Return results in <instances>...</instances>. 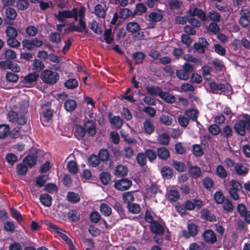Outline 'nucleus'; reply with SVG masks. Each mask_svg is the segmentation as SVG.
I'll return each instance as SVG.
<instances>
[{
	"mask_svg": "<svg viewBox=\"0 0 250 250\" xmlns=\"http://www.w3.org/2000/svg\"><path fill=\"white\" fill-rule=\"evenodd\" d=\"M85 13V9L83 7H81L79 10L77 8H74L71 11L64 10L59 11L58 14H55L54 16L60 21H63L66 19L74 18L75 21L77 20L78 17H79V25L75 26L74 25H71L68 31H65V33H67L70 31H76L80 32L86 31V26L85 22L83 21Z\"/></svg>",
	"mask_w": 250,
	"mask_h": 250,
	"instance_id": "obj_1",
	"label": "nucleus"
},
{
	"mask_svg": "<svg viewBox=\"0 0 250 250\" xmlns=\"http://www.w3.org/2000/svg\"><path fill=\"white\" fill-rule=\"evenodd\" d=\"M185 17L188 23L195 27H200L201 22L194 17H198L202 21H206L207 19L206 13L202 10L197 8H190Z\"/></svg>",
	"mask_w": 250,
	"mask_h": 250,
	"instance_id": "obj_2",
	"label": "nucleus"
},
{
	"mask_svg": "<svg viewBox=\"0 0 250 250\" xmlns=\"http://www.w3.org/2000/svg\"><path fill=\"white\" fill-rule=\"evenodd\" d=\"M59 76L58 72L45 69L42 72L40 77L45 83L52 84L57 83L59 79Z\"/></svg>",
	"mask_w": 250,
	"mask_h": 250,
	"instance_id": "obj_3",
	"label": "nucleus"
},
{
	"mask_svg": "<svg viewBox=\"0 0 250 250\" xmlns=\"http://www.w3.org/2000/svg\"><path fill=\"white\" fill-rule=\"evenodd\" d=\"M229 193L230 196L235 201L239 199L238 192L243 188L242 184L236 180H231L229 183Z\"/></svg>",
	"mask_w": 250,
	"mask_h": 250,
	"instance_id": "obj_4",
	"label": "nucleus"
},
{
	"mask_svg": "<svg viewBox=\"0 0 250 250\" xmlns=\"http://www.w3.org/2000/svg\"><path fill=\"white\" fill-rule=\"evenodd\" d=\"M193 71V66L188 62H185L182 69L176 70L175 73L180 80L186 81L190 78V74Z\"/></svg>",
	"mask_w": 250,
	"mask_h": 250,
	"instance_id": "obj_5",
	"label": "nucleus"
},
{
	"mask_svg": "<svg viewBox=\"0 0 250 250\" xmlns=\"http://www.w3.org/2000/svg\"><path fill=\"white\" fill-rule=\"evenodd\" d=\"M7 118L9 122L19 125H23L26 123V119L24 115L19 114L12 110L8 112Z\"/></svg>",
	"mask_w": 250,
	"mask_h": 250,
	"instance_id": "obj_6",
	"label": "nucleus"
},
{
	"mask_svg": "<svg viewBox=\"0 0 250 250\" xmlns=\"http://www.w3.org/2000/svg\"><path fill=\"white\" fill-rule=\"evenodd\" d=\"M132 181L125 178H122L115 181L114 187L119 191H125L128 189L132 186Z\"/></svg>",
	"mask_w": 250,
	"mask_h": 250,
	"instance_id": "obj_7",
	"label": "nucleus"
},
{
	"mask_svg": "<svg viewBox=\"0 0 250 250\" xmlns=\"http://www.w3.org/2000/svg\"><path fill=\"white\" fill-rule=\"evenodd\" d=\"M126 30L132 33H137L135 37L139 39H143L144 35L142 32L140 31V25L136 22H130L128 23L126 26Z\"/></svg>",
	"mask_w": 250,
	"mask_h": 250,
	"instance_id": "obj_8",
	"label": "nucleus"
},
{
	"mask_svg": "<svg viewBox=\"0 0 250 250\" xmlns=\"http://www.w3.org/2000/svg\"><path fill=\"white\" fill-rule=\"evenodd\" d=\"M83 126L85 130L86 134L89 137H93L96 133V123L92 120L87 119L85 121Z\"/></svg>",
	"mask_w": 250,
	"mask_h": 250,
	"instance_id": "obj_9",
	"label": "nucleus"
},
{
	"mask_svg": "<svg viewBox=\"0 0 250 250\" xmlns=\"http://www.w3.org/2000/svg\"><path fill=\"white\" fill-rule=\"evenodd\" d=\"M184 204L186 210H192L195 208L199 209L203 206L202 201L201 200L196 199H193V202L188 200L184 202Z\"/></svg>",
	"mask_w": 250,
	"mask_h": 250,
	"instance_id": "obj_10",
	"label": "nucleus"
},
{
	"mask_svg": "<svg viewBox=\"0 0 250 250\" xmlns=\"http://www.w3.org/2000/svg\"><path fill=\"white\" fill-rule=\"evenodd\" d=\"M150 230L152 233L160 236L163 235L165 232L164 227L157 220L150 224Z\"/></svg>",
	"mask_w": 250,
	"mask_h": 250,
	"instance_id": "obj_11",
	"label": "nucleus"
},
{
	"mask_svg": "<svg viewBox=\"0 0 250 250\" xmlns=\"http://www.w3.org/2000/svg\"><path fill=\"white\" fill-rule=\"evenodd\" d=\"M204 240L207 243L213 244L216 242L217 238L215 234L212 229H208L202 234Z\"/></svg>",
	"mask_w": 250,
	"mask_h": 250,
	"instance_id": "obj_12",
	"label": "nucleus"
},
{
	"mask_svg": "<svg viewBox=\"0 0 250 250\" xmlns=\"http://www.w3.org/2000/svg\"><path fill=\"white\" fill-rule=\"evenodd\" d=\"M209 87L212 93H217V91L221 92H225L228 90V86L222 83H216L215 82H211L209 83Z\"/></svg>",
	"mask_w": 250,
	"mask_h": 250,
	"instance_id": "obj_13",
	"label": "nucleus"
},
{
	"mask_svg": "<svg viewBox=\"0 0 250 250\" xmlns=\"http://www.w3.org/2000/svg\"><path fill=\"white\" fill-rule=\"evenodd\" d=\"M198 234V227L194 223L189 224L188 226V231L183 230V234L186 238H189L191 236L194 237Z\"/></svg>",
	"mask_w": 250,
	"mask_h": 250,
	"instance_id": "obj_14",
	"label": "nucleus"
},
{
	"mask_svg": "<svg viewBox=\"0 0 250 250\" xmlns=\"http://www.w3.org/2000/svg\"><path fill=\"white\" fill-rule=\"evenodd\" d=\"M109 120L110 124L117 129H120L123 125V119L118 115L111 116V113L108 114Z\"/></svg>",
	"mask_w": 250,
	"mask_h": 250,
	"instance_id": "obj_15",
	"label": "nucleus"
},
{
	"mask_svg": "<svg viewBox=\"0 0 250 250\" xmlns=\"http://www.w3.org/2000/svg\"><path fill=\"white\" fill-rule=\"evenodd\" d=\"M146 89L147 93L150 95L159 96L160 98L163 92L160 87L155 85L147 86Z\"/></svg>",
	"mask_w": 250,
	"mask_h": 250,
	"instance_id": "obj_16",
	"label": "nucleus"
},
{
	"mask_svg": "<svg viewBox=\"0 0 250 250\" xmlns=\"http://www.w3.org/2000/svg\"><path fill=\"white\" fill-rule=\"evenodd\" d=\"M37 155L35 154H29L24 157L22 163L26 165L28 167L32 168L37 163Z\"/></svg>",
	"mask_w": 250,
	"mask_h": 250,
	"instance_id": "obj_17",
	"label": "nucleus"
},
{
	"mask_svg": "<svg viewBox=\"0 0 250 250\" xmlns=\"http://www.w3.org/2000/svg\"><path fill=\"white\" fill-rule=\"evenodd\" d=\"M107 8L105 4H98L94 7V14L98 17L104 18Z\"/></svg>",
	"mask_w": 250,
	"mask_h": 250,
	"instance_id": "obj_18",
	"label": "nucleus"
},
{
	"mask_svg": "<svg viewBox=\"0 0 250 250\" xmlns=\"http://www.w3.org/2000/svg\"><path fill=\"white\" fill-rule=\"evenodd\" d=\"M156 151L157 156L162 160H167L170 157V152L167 147L163 146L158 147Z\"/></svg>",
	"mask_w": 250,
	"mask_h": 250,
	"instance_id": "obj_19",
	"label": "nucleus"
},
{
	"mask_svg": "<svg viewBox=\"0 0 250 250\" xmlns=\"http://www.w3.org/2000/svg\"><path fill=\"white\" fill-rule=\"evenodd\" d=\"M23 47H40L43 44V41L35 38L33 40H24L22 42Z\"/></svg>",
	"mask_w": 250,
	"mask_h": 250,
	"instance_id": "obj_20",
	"label": "nucleus"
},
{
	"mask_svg": "<svg viewBox=\"0 0 250 250\" xmlns=\"http://www.w3.org/2000/svg\"><path fill=\"white\" fill-rule=\"evenodd\" d=\"M201 218L208 222H215V216L210 210L207 208H203L201 211Z\"/></svg>",
	"mask_w": 250,
	"mask_h": 250,
	"instance_id": "obj_21",
	"label": "nucleus"
},
{
	"mask_svg": "<svg viewBox=\"0 0 250 250\" xmlns=\"http://www.w3.org/2000/svg\"><path fill=\"white\" fill-rule=\"evenodd\" d=\"M143 129L145 133L148 135L151 134L154 131L155 126L150 119H146L143 123Z\"/></svg>",
	"mask_w": 250,
	"mask_h": 250,
	"instance_id": "obj_22",
	"label": "nucleus"
},
{
	"mask_svg": "<svg viewBox=\"0 0 250 250\" xmlns=\"http://www.w3.org/2000/svg\"><path fill=\"white\" fill-rule=\"evenodd\" d=\"M234 170L237 175L240 176H245L248 174L249 168L244 166L243 164L238 163L234 166Z\"/></svg>",
	"mask_w": 250,
	"mask_h": 250,
	"instance_id": "obj_23",
	"label": "nucleus"
},
{
	"mask_svg": "<svg viewBox=\"0 0 250 250\" xmlns=\"http://www.w3.org/2000/svg\"><path fill=\"white\" fill-rule=\"evenodd\" d=\"M167 198L170 202H177L180 199L179 191L176 189H170L167 192Z\"/></svg>",
	"mask_w": 250,
	"mask_h": 250,
	"instance_id": "obj_24",
	"label": "nucleus"
},
{
	"mask_svg": "<svg viewBox=\"0 0 250 250\" xmlns=\"http://www.w3.org/2000/svg\"><path fill=\"white\" fill-rule=\"evenodd\" d=\"M161 174L165 179H171L173 176V169L168 166H164L161 170Z\"/></svg>",
	"mask_w": 250,
	"mask_h": 250,
	"instance_id": "obj_25",
	"label": "nucleus"
},
{
	"mask_svg": "<svg viewBox=\"0 0 250 250\" xmlns=\"http://www.w3.org/2000/svg\"><path fill=\"white\" fill-rule=\"evenodd\" d=\"M188 173L191 177L197 179L201 175V170L197 166H190L189 167Z\"/></svg>",
	"mask_w": 250,
	"mask_h": 250,
	"instance_id": "obj_26",
	"label": "nucleus"
},
{
	"mask_svg": "<svg viewBox=\"0 0 250 250\" xmlns=\"http://www.w3.org/2000/svg\"><path fill=\"white\" fill-rule=\"evenodd\" d=\"M112 207L118 213L120 219H124L126 218L125 210L121 203L119 202H116L112 205Z\"/></svg>",
	"mask_w": 250,
	"mask_h": 250,
	"instance_id": "obj_27",
	"label": "nucleus"
},
{
	"mask_svg": "<svg viewBox=\"0 0 250 250\" xmlns=\"http://www.w3.org/2000/svg\"><path fill=\"white\" fill-rule=\"evenodd\" d=\"M40 200L44 206L50 207L52 205V197L47 193H43L40 195Z\"/></svg>",
	"mask_w": 250,
	"mask_h": 250,
	"instance_id": "obj_28",
	"label": "nucleus"
},
{
	"mask_svg": "<svg viewBox=\"0 0 250 250\" xmlns=\"http://www.w3.org/2000/svg\"><path fill=\"white\" fill-rule=\"evenodd\" d=\"M74 134L78 140H83L86 134L83 125H77Z\"/></svg>",
	"mask_w": 250,
	"mask_h": 250,
	"instance_id": "obj_29",
	"label": "nucleus"
},
{
	"mask_svg": "<svg viewBox=\"0 0 250 250\" xmlns=\"http://www.w3.org/2000/svg\"><path fill=\"white\" fill-rule=\"evenodd\" d=\"M68 219L73 222H77L80 220V214L77 209H71L67 213Z\"/></svg>",
	"mask_w": 250,
	"mask_h": 250,
	"instance_id": "obj_30",
	"label": "nucleus"
},
{
	"mask_svg": "<svg viewBox=\"0 0 250 250\" xmlns=\"http://www.w3.org/2000/svg\"><path fill=\"white\" fill-rule=\"evenodd\" d=\"M77 107V103L74 100L67 99L64 103V108L68 112L74 111Z\"/></svg>",
	"mask_w": 250,
	"mask_h": 250,
	"instance_id": "obj_31",
	"label": "nucleus"
},
{
	"mask_svg": "<svg viewBox=\"0 0 250 250\" xmlns=\"http://www.w3.org/2000/svg\"><path fill=\"white\" fill-rule=\"evenodd\" d=\"M10 133V128L9 125L0 124V139H5L9 136Z\"/></svg>",
	"mask_w": 250,
	"mask_h": 250,
	"instance_id": "obj_32",
	"label": "nucleus"
},
{
	"mask_svg": "<svg viewBox=\"0 0 250 250\" xmlns=\"http://www.w3.org/2000/svg\"><path fill=\"white\" fill-rule=\"evenodd\" d=\"M220 134L222 137L228 140L233 136V131L231 127L229 125H225L222 130L220 131Z\"/></svg>",
	"mask_w": 250,
	"mask_h": 250,
	"instance_id": "obj_33",
	"label": "nucleus"
},
{
	"mask_svg": "<svg viewBox=\"0 0 250 250\" xmlns=\"http://www.w3.org/2000/svg\"><path fill=\"white\" fill-rule=\"evenodd\" d=\"M45 67V65L42 61L39 59H35L33 61L32 70L35 72L38 73L41 72Z\"/></svg>",
	"mask_w": 250,
	"mask_h": 250,
	"instance_id": "obj_34",
	"label": "nucleus"
},
{
	"mask_svg": "<svg viewBox=\"0 0 250 250\" xmlns=\"http://www.w3.org/2000/svg\"><path fill=\"white\" fill-rule=\"evenodd\" d=\"M163 17V12L162 11H157L150 13L148 15L149 21L153 22H158L160 21Z\"/></svg>",
	"mask_w": 250,
	"mask_h": 250,
	"instance_id": "obj_35",
	"label": "nucleus"
},
{
	"mask_svg": "<svg viewBox=\"0 0 250 250\" xmlns=\"http://www.w3.org/2000/svg\"><path fill=\"white\" fill-rule=\"evenodd\" d=\"M39 75L36 72H33L28 74L24 77V81L26 84H31L37 81Z\"/></svg>",
	"mask_w": 250,
	"mask_h": 250,
	"instance_id": "obj_36",
	"label": "nucleus"
},
{
	"mask_svg": "<svg viewBox=\"0 0 250 250\" xmlns=\"http://www.w3.org/2000/svg\"><path fill=\"white\" fill-rule=\"evenodd\" d=\"M44 104H42V116L44 121L49 122L51 120L53 117V110L51 109H44L43 108Z\"/></svg>",
	"mask_w": 250,
	"mask_h": 250,
	"instance_id": "obj_37",
	"label": "nucleus"
},
{
	"mask_svg": "<svg viewBox=\"0 0 250 250\" xmlns=\"http://www.w3.org/2000/svg\"><path fill=\"white\" fill-rule=\"evenodd\" d=\"M67 201L71 203L75 204L78 203L80 201V195L72 191H69L66 195Z\"/></svg>",
	"mask_w": 250,
	"mask_h": 250,
	"instance_id": "obj_38",
	"label": "nucleus"
},
{
	"mask_svg": "<svg viewBox=\"0 0 250 250\" xmlns=\"http://www.w3.org/2000/svg\"><path fill=\"white\" fill-rule=\"evenodd\" d=\"M198 111L197 109H187L184 112V115L187 116L189 119L192 121H197L198 118Z\"/></svg>",
	"mask_w": 250,
	"mask_h": 250,
	"instance_id": "obj_39",
	"label": "nucleus"
},
{
	"mask_svg": "<svg viewBox=\"0 0 250 250\" xmlns=\"http://www.w3.org/2000/svg\"><path fill=\"white\" fill-rule=\"evenodd\" d=\"M10 212L12 217L17 221L19 225L22 226V222L24 220L21 213L14 208H10Z\"/></svg>",
	"mask_w": 250,
	"mask_h": 250,
	"instance_id": "obj_40",
	"label": "nucleus"
},
{
	"mask_svg": "<svg viewBox=\"0 0 250 250\" xmlns=\"http://www.w3.org/2000/svg\"><path fill=\"white\" fill-rule=\"evenodd\" d=\"M160 98L168 104H173L176 101V98L173 95L164 91L163 92Z\"/></svg>",
	"mask_w": 250,
	"mask_h": 250,
	"instance_id": "obj_41",
	"label": "nucleus"
},
{
	"mask_svg": "<svg viewBox=\"0 0 250 250\" xmlns=\"http://www.w3.org/2000/svg\"><path fill=\"white\" fill-rule=\"evenodd\" d=\"M123 202L126 205L133 203L134 201V196L133 193L130 191L124 192L122 195Z\"/></svg>",
	"mask_w": 250,
	"mask_h": 250,
	"instance_id": "obj_42",
	"label": "nucleus"
},
{
	"mask_svg": "<svg viewBox=\"0 0 250 250\" xmlns=\"http://www.w3.org/2000/svg\"><path fill=\"white\" fill-rule=\"evenodd\" d=\"M48 225L50 228L54 230L55 232L59 234V236L61 237V238L63 241H65L68 237L66 234L62 233V231H63L62 229L59 228L51 223H49Z\"/></svg>",
	"mask_w": 250,
	"mask_h": 250,
	"instance_id": "obj_43",
	"label": "nucleus"
},
{
	"mask_svg": "<svg viewBox=\"0 0 250 250\" xmlns=\"http://www.w3.org/2000/svg\"><path fill=\"white\" fill-rule=\"evenodd\" d=\"M202 181L203 186L208 191H211L214 186V182L211 178L206 177L202 179Z\"/></svg>",
	"mask_w": 250,
	"mask_h": 250,
	"instance_id": "obj_44",
	"label": "nucleus"
},
{
	"mask_svg": "<svg viewBox=\"0 0 250 250\" xmlns=\"http://www.w3.org/2000/svg\"><path fill=\"white\" fill-rule=\"evenodd\" d=\"M100 210L104 216H109L112 213L111 208L105 203H102L100 206Z\"/></svg>",
	"mask_w": 250,
	"mask_h": 250,
	"instance_id": "obj_45",
	"label": "nucleus"
},
{
	"mask_svg": "<svg viewBox=\"0 0 250 250\" xmlns=\"http://www.w3.org/2000/svg\"><path fill=\"white\" fill-rule=\"evenodd\" d=\"M126 208L128 211L132 214L139 213L141 210V207L139 204L133 203L127 205Z\"/></svg>",
	"mask_w": 250,
	"mask_h": 250,
	"instance_id": "obj_46",
	"label": "nucleus"
},
{
	"mask_svg": "<svg viewBox=\"0 0 250 250\" xmlns=\"http://www.w3.org/2000/svg\"><path fill=\"white\" fill-rule=\"evenodd\" d=\"M128 173V168L126 167L123 165H118L117 166L115 174L116 176H125Z\"/></svg>",
	"mask_w": 250,
	"mask_h": 250,
	"instance_id": "obj_47",
	"label": "nucleus"
},
{
	"mask_svg": "<svg viewBox=\"0 0 250 250\" xmlns=\"http://www.w3.org/2000/svg\"><path fill=\"white\" fill-rule=\"evenodd\" d=\"M216 173L217 175L221 179H225L228 176V173L226 170L221 165H219L216 167Z\"/></svg>",
	"mask_w": 250,
	"mask_h": 250,
	"instance_id": "obj_48",
	"label": "nucleus"
},
{
	"mask_svg": "<svg viewBox=\"0 0 250 250\" xmlns=\"http://www.w3.org/2000/svg\"><path fill=\"white\" fill-rule=\"evenodd\" d=\"M138 164L141 167H144L146 164V157L145 153H139L136 157Z\"/></svg>",
	"mask_w": 250,
	"mask_h": 250,
	"instance_id": "obj_49",
	"label": "nucleus"
},
{
	"mask_svg": "<svg viewBox=\"0 0 250 250\" xmlns=\"http://www.w3.org/2000/svg\"><path fill=\"white\" fill-rule=\"evenodd\" d=\"M99 178L103 185H107L111 181V175L107 172H102L100 174Z\"/></svg>",
	"mask_w": 250,
	"mask_h": 250,
	"instance_id": "obj_50",
	"label": "nucleus"
},
{
	"mask_svg": "<svg viewBox=\"0 0 250 250\" xmlns=\"http://www.w3.org/2000/svg\"><path fill=\"white\" fill-rule=\"evenodd\" d=\"M160 122L165 125H170L173 122V118L169 115L162 114L159 118Z\"/></svg>",
	"mask_w": 250,
	"mask_h": 250,
	"instance_id": "obj_51",
	"label": "nucleus"
},
{
	"mask_svg": "<svg viewBox=\"0 0 250 250\" xmlns=\"http://www.w3.org/2000/svg\"><path fill=\"white\" fill-rule=\"evenodd\" d=\"M64 86L68 89H73L78 86V82L76 79L70 78L64 83Z\"/></svg>",
	"mask_w": 250,
	"mask_h": 250,
	"instance_id": "obj_52",
	"label": "nucleus"
},
{
	"mask_svg": "<svg viewBox=\"0 0 250 250\" xmlns=\"http://www.w3.org/2000/svg\"><path fill=\"white\" fill-rule=\"evenodd\" d=\"M132 58L135 60V64H139L143 62L145 55L141 52H136L133 54Z\"/></svg>",
	"mask_w": 250,
	"mask_h": 250,
	"instance_id": "obj_53",
	"label": "nucleus"
},
{
	"mask_svg": "<svg viewBox=\"0 0 250 250\" xmlns=\"http://www.w3.org/2000/svg\"><path fill=\"white\" fill-rule=\"evenodd\" d=\"M214 200L217 204H221L225 200V197L221 191H217L214 194Z\"/></svg>",
	"mask_w": 250,
	"mask_h": 250,
	"instance_id": "obj_54",
	"label": "nucleus"
},
{
	"mask_svg": "<svg viewBox=\"0 0 250 250\" xmlns=\"http://www.w3.org/2000/svg\"><path fill=\"white\" fill-rule=\"evenodd\" d=\"M223 208L228 212L231 213L233 211L234 207L232 202L228 198L223 202Z\"/></svg>",
	"mask_w": 250,
	"mask_h": 250,
	"instance_id": "obj_55",
	"label": "nucleus"
},
{
	"mask_svg": "<svg viewBox=\"0 0 250 250\" xmlns=\"http://www.w3.org/2000/svg\"><path fill=\"white\" fill-rule=\"evenodd\" d=\"M208 17L210 21H212L214 22H219L220 21L221 16L220 15L214 10L210 11L207 17Z\"/></svg>",
	"mask_w": 250,
	"mask_h": 250,
	"instance_id": "obj_56",
	"label": "nucleus"
},
{
	"mask_svg": "<svg viewBox=\"0 0 250 250\" xmlns=\"http://www.w3.org/2000/svg\"><path fill=\"white\" fill-rule=\"evenodd\" d=\"M67 167L69 172L72 174H75L78 172V168L77 163L74 161L68 162Z\"/></svg>",
	"mask_w": 250,
	"mask_h": 250,
	"instance_id": "obj_57",
	"label": "nucleus"
},
{
	"mask_svg": "<svg viewBox=\"0 0 250 250\" xmlns=\"http://www.w3.org/2000/svg\"><path fill=\"white\" fill-rule=\"evenodd\" d=\"M88 27L93 32L97 34H100L102 32V28L96 21H92L88 23Z\"/></svg>",
	"mask_w": 250,
	"mask_h": 250,
	"instance_id": "obj_58",
	"label": "nucleus"
},
{
	"mask_svg": "<svg viewBox=\"0 0 250 250\" xmlns=\"http://www.w3.org/2000/svg\"><path fill=\"white\" fill-rule=\"evenodd\" d=\"M17 173L19 175H25L28 171L27 166L23 163L19 164L17 166Z\"/></svg>",
	"mask_w": 250,
	"mask_h": 250,
	"instance_id": "obj_59",
	"label": "nucleus"
},
{
	"mask_svg": "<svg viewBox=\"0 0 250 250\" xmlns=\"http://www.w3.org/2000/svg\"><path fill=\"white\" fill-rule=\"evenodd\" d=\"M100 160L98 156L95 154L91 155L88 159L89 165L92 167H96L98 166L100 164Z\"/></svg>",
	"mask_w": 250,
	"mask_h": 250,
	"instance_id": "obj_60",
	"label": "nucleus"
},
{
	"mask_svg": "<svg viewBox=\"0 0 250 250\" xmlns=\"http://www.w3.org/2000/svg\"><path fill=\"white\" fill-rule=\"evenodd\" d=\"M170 140L169 135L166 133H163L158 136V141L161 145H168Z\"/></svg>",
	"mask_w": 250,
	"mask_h": 250,
	"instance_id": "obj_61",
	"label": "nucleus"
},
{
	"mask_svg": "<svg viewBox=\"0 0 250 250\" xmlns=\"http://www.w3.org/2000/svg\"><path fill=\"white\" fill-rule=\"evenodd\" d=\"M98 157L102 162L107 161L109 158V153L106 149H102L98 153Z\"/></svg>",
	"mask_w": 250,
	"mask_h": 250,
	"instance_id": "obj_62",
	"label": "nucleus"
},
{
	"mask_svg": "<svg viewBox=\"0 0 250 250\" xmlns=\"http://www.w3.org/2000/svg\"><path fill=\"white\" fill-rule=\"evenodd\" d=\"M3 229L6 231L14 232L15 231L16 225L13 221H6L3 224Z\"/></svg>",
	"mask_w": 250,
	"mask_h": 250,
	"instance_id": "obj_63",
	"label": "nucleus"
},
{
	"mask_svg": "<svg viewBox=\"0 0 250 250\" xmlns=\"http://www.w3.org/2000/svg\"><path fill=\"white\" fill-rule=\"evenodd\" d=\"M192 153L196 157L202 156L204 154V151L198 144H194L192 146Z\"/></svg>",
	"mask_w": 250,
	"mask_h": 250,
	"instance_id": "obj_64",
	"label": "nucleus"
}]
</instances>
